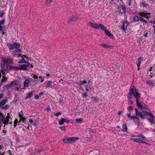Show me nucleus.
<instances>
[{
	"instance_id": "f257e3e1",
	"label": "nucleus",
	"mask_w": 155,
	"mask_h": 155,
	"mask_svg": "<svg viewBox=\"0 0 155 155\" xmlns=\"http://www.w3.org/2000/svg\"><path fill=\"white\" fill-rule=\"evenodd\" d=\"M135 115L136 117H140L142 119L146 118L147 116H149L150 118H154V116L150 112H148L146 110H143L142 112L139 111L137 108H135Z\"/></svg>"
},
{
	"instance_id": "f03ea898",
	"label": "nucleus",
	"mask_w": 155,
	"mask_h": 155,
	"mask_svg": "<svg viewBox=\"0 0 155 155\" xmlns=\"http://www.w3.org/2000/svg\"><path fill=\"white\" fill-rule=\"evenodd\" d=\"M12 82V89L13 90L18 92L21 91L22 90V88H21V85L18 80H14Z\"/></svg>"
},
{
	"instance_id": "7ed1b4c3",
	"label": "nucleus",
	"mask_w": 155,
	"mask_h": 155,
	"mask_svg": "<svg viewBox=\"0 0 155 155\" xmlns=\"http://www.w3.org/2000/svg\"><path fill=\"white\" fill-rule=\"evenodd\" d=\"M137 137H138V138H130V139L137 143H147L146 142L144 141V140H145V138L143 134H140Z\"/></svg>"
},
{
	"instance_id": "20e7f679",
	"label": "nucleus",
	"mask_w": 155,
	"mask_h": 155,
	"mask_svg": "<svg viewBox=\"0 0 155 155\" xmlns=\"http://www.w3.org/2000/svg\"><path fill=\"white\" fill-rule=\"evenodd\" d=\"M130 92L131 93L135 98L136 102H137L138 101H140V94L136 91V89L135 87H133L130 88Z\"/></svg>"
},
{
	"instance_id": "39448f33",
	"label": "nucleus",
	"mask_w": 155,
	"mask_h": 155,
	"mask_svg": "<svg viewBox=\"0 0 155 155\" xmlns=\"http://www.w3.org/2000/svg\"><path fill=\"white\" fill-rule=\"evenodd\" d=\"M13 61L9 58H3L2 59L1 65L2 67H4L5 64H11L13 63Z\"/></svg>"
},
{
	"instance_id": "423d86ee",
	"label": "nucleus",
	"mask_w": 155,
	"mask_h": 155,
	"mask_svg": "<svg viewBox=\"0 0 155 155\" xmlns=\"http://www.w3.org/2000/svg\"><path fill=\"white\" fill-rule=\"evenodd\" d=\"M78 139L77 137H71L67 138H64L62 139V141L65 143H73L75 141Z\"/></svg>"
},
{
	"instance_id": "0eeeda50",
	"label": "nucleus",
	"mask_w": 155,
	"mask_h": 155,
	"mask_svg": "<svg viewBox=\"0 0 155 155\" xmlns=\"http://www.w3.org/2000/svg\"><path fill=\"white\" fill-rule=\"evenodd\" d=\"M127 115L128 118H129L130 120L133 119L134 122L137 124H139V120L138 117L136 116L135 114H133L132 116H131L130 113H127Z\"/></svg>"
},
{
	"instance_id": "6e6552de",
	"label": "nucleus",
	"mask_w": 155,
	"mask_h": 155,
	"mask_svg": "<svg viewBox=\"0 0 155 155\" xmlns=\"http://www.w3.org/2000/svg\"><path fill=\"white\" fill-rule=\"evenodd\" d=\"M35 81V80L31 78L26 79L23 82L24 86L22 88V89H23L27 87L30 82H32V83H34Z\"/></svg>"
},
{
	"instance_id": "1a4fd4ad",
	"label": "nucleus",
	"mask_w": 155,
	"mask_h": 155,
	"mask_svg": "<svg viewBox=\"0 0 155 155\" xmlns=\"http://www.w3.org/2000/svg\"><path fill=\"white\" fill-rule=\"evenodd\" d=\"M136 104L137 107L140 108L141 110L143 109H147V106L144 103L142 102H140V101L136 102Z\"/></svg>"
},
{
	"instance_id": "9d476101",
	"label": "nucleus",
	"mask_w": 155,
	"mask_h": 155,
	"mask_svg": "<svg viewBox=\"0 0 155 155\" xmlns=\"http://www.w3.org/2000/svg\"><path fill=\"white\" fill-rule=\"evenodd\" d=\"M138 14L141 17H144L147 19H148L150 17V13L149 12H139Z\"/></svg>"
},
{
	"instance_id": "9b49d317",
	"label": "nucleus",
	"mask_w": 155,
	"mask_h": 155,
	"mask_svg": "<svg viewBox=\"0 0 155 155\" xmlns=\"http://www.w3.org/2000/svg\"><path fill=\"white\" fill-rule=\"evenodd\" d=\"M30 64L28 62H27V64H23L20 65L19 66V70H26L27 69V67H28Z\"/></svg>"
},
{
	"instance_id": "f8f14e48",
	"label": "nucleus",
	"mask_w": 155,
	"mask_h": 155,
	"mask_svg": "<svg viewBox=\"0 0 155 155\" xmlns=\"http://www.w3.org/2000/svg\"><path fill=\"white\" fill-rule=\"evenodd\" d=\"M129 24V23L126 21H124L122 23V25L121 26V29L124 31H125L127 29V27Z\"/></svg>"
},
{
	"instance_id": "ddd939ff",
	"label": "nucleus",
	"mask_w": 155,
	"mask_h": 155,
	"mask_svg": "<svg viewBox=\"0 0 155 155\" xmlns=\"http://www.w3.org/2000/svg\"><path fill=\"white\" fill-rule=\"evenodd\" d=\"M88 25L91 28L97 29H99V28H98L99 24L94 22H90L88 24Z\"/></svg>"
},
{
	"instance_id": "4468645a",
	"label": "nucleus",
	"mask_w": 155,
	"mask_h": 155,
	"mask_svg": "<svg viewBox=\"0 0 155 155\" xmlns=\"http://www.w3.org/2000/svg\"><path fill=\"white\" fill-rule=\"evenodd\" d=\"M118 8L120 13H124L125 12L126 9L124 6L120 5L118 6Z\"/></svg>"
},
{
	"instance_id": "2eb2a0df",
	"label": "nucleus",
	"mask_w": 155,
	"mask_h": 155,
	"mask_svg": "<svg viewBox=\"0 0 155 155\" xmlns=\"http://www.w3.org/2000/svg\"><path fill=\"white\" fill-rule=\"evenodd\" d=\"M2 69L3 70V71H4L6 72H8L10 70H11V67L8 64L6 65L5 67V66L4 67H2Z\"/></svg>"
},
{
	"instance_id": "dca6fc26",
	"label": "nucleus",
	"mask_w": 155,
	"mask_h": 155,
	"mask_svg": "<svg viewBox=\"0 0 155 155\" xmlns=\"http://www.w3.org/2000/svg\"><path fill=\"white\" fill-rule=\"evenodd\" d=\"M137 61L136 62L137 65V67L138 70H139L140 68V64H141L142 58L139 57L137 59Z\"/></svg>"
},
{
	"instance_id": "f3484780",
	"label": "nucleus",
	"mask_w": 155,
	"mask_h": 155,
	"mask_svg": "<svg viewBox=\"0 0 155 155\" xmlns=\"http://www.w3.org/2000/svg\"><path fill=\"white\" fill-rule=\"evenodd\" d=\"M78 20V18L75 15H73L71 16V18L69 19L68 21L69 23L71 21H76Z\"/></svg>"
},
{
	"instance_id": "a211bd4d",
	"label": "nucleus",
	"mask_w": 155,
	"mask_h": 155,
	"mask_svg": "<svg viewBox=\"0 0 155 155\" xmlns=\"http://www.w3.org/2000/svg\"><path fill=\"white\" fill-rule=\"evenodd\" d=\"M5 118L3 114L0 113V121L2 123L5 122Z\"/></svg>"
},
{
	"instance_id": "6ab92c4d",
	"label": "nucleus",
	"mask_w": 155,
	"mask_h": 155,
	"mask_svg": "<svg viewBox=\"0 0 155 155\" xmlns=\"http://www.w3.org/2000/svg\"><path fill=\"white\" fill-rule=\"evenodd\" d=\"M33 91L29 92L28 93L26 94V97L25 98L26 99L28 98H30L32 96L33 94Z\"/></svg>"
},
{
	"instance_id": "aec40b11",
	"label": "nucleus",
	"mask_w": 155,
	"mask_h": 155,
	"mask_svg": "<svg viewBox=\"0 0 155 155\" xmlns=\"http://www.w3.org/2000/svg\"><path fill=\"white\" fill-rule=\"evenodd\" d=\"M87 83V81L85 80L81 81L79 84L80 87L83 89L84 87V84Z\"/></svg>"
},
{
	"instance_id": "412c9836",
	"label": "nucleus",
	"mask_w": 155,
	"mask_h": 155,
	"mask_svg": "<svg viewBox=\"0 0 155 155\" xmlns=\"http://www.w3.org/2000/svg\"><path fill=\"white\" fill-rule=\"evenodd\" d=\"M98 28H99V29L101 28L104 31L107 29V28L105 26L101 24H99Z\"/></svg>"
},
{
	"instance_id": "4be33fe9",
	"label": "nucleus",
	"mask_w": 155,
	"mask_h": 155,
	"mask_svg": "<svg viewBox=\"0 0 155 155\" xmlns=\"http://www.w3.org/2000/svg\"><path fill=\"white\" fill-rule=\"evenodd\" d=\"M21 58L22 59L19 60L18 63H27V61L25 59V58L23 57V55L21 56Z\"/></svg>"
},
{
	"instance_id": "5701e85b",
	"label": "nucleus",
	"mask_w": 155,
	"mask_h": 155,
	"mask_svg": "<svg viewBox=\"0 0 155 155\" xmlns=\"http://www.w3.org/2000/svg\"><path fill=\"white\" fill-rule=\"evenodd\" d=\"M7 99H4L2 100L0 103V107H2L7 102Z\"/></svg>"
},
{
	"instance_id": "b1692460",
	"label": "nucleus",
	"mask_w": 155,
	"mask_h": 155,
	"mask_svg": "<svg viewBox=\"0 0 155 155\" xmlns=\"http://www.w3.org/2000/svg\"><path fill=\"white\" fill-rule=\"evenodd\" d=\"M12 88V82L10 84L6 85L4 87V89L5 90H8L10 87Z\"/></svg>"
},
{
	"instance_id": "393cba45",
	"label": "nucleus",
	"mask_w": 155,
	"mask_h": 155,
	"mask_svg": "<svg viewBox=\"0 0 155 155\" xmlns=\"http://www.w3.org/2000/svg\"><path fill=\"white\" fill-rule=\"evenodd\" d=\"M13 49H17L20 47V45L18 43L15 42L13 44Z\"/></svg>"
},
{
	"instance_id": "a878e982",
	"label": "nucleus",
	"mask_w": 155,
	"mask_h": 155,
	"mask_svg": "<svg viewBox=\"0 0 155 155\" xmlns=\"http://www.w3.org/2000/svg\"><path fill=\"white\" fill-rule=\"evenodd\" d=\"M140 19V18H139L137 16H134L133 17V20L135 22L138 21Z\"/></svg>"
},
{
	"instance_id": "bb28decb",
	"label": "nucleus",
	"mask_w": 155,
	"mask_h": 155,
	"mask_svg": "<svg viewBox=\"0 0 155 155\" xmlns=\"http://www.w3.org/2000/svg\"><path fill=\"white\" fill-rule=\"evenodd\" d=\"M90 85L88 86V85L86 84L85 85V89L86 91H89V90L91 88L90 87Z\"/></svg>"
},
{
	"instance_id": "cd10ccee",
	"label": "nucleus",
	"mask_w": 155,
	"mask_h": 155,
	"mask_svg": "<svg viewBox=\"0 0 155 155\" xmlns=\"http://www.w3.org/2000/svg\"><path fill=\"white\" fill-rule=\"evenodd\" d=\"M10 67L11 70H18L19 69L18 67L17 66H10Z\"/></svg>"
},
{
	"instance_id": "c85d7f7f",
	"label": "nucleus",
	"mask_w": 155,
	"mask_h": 155,
	"mask_svg": "<svg viewBox=\"0 0 155 155\" xmlns=\"http://www.w3.org/2000/svg\"><path fill=\"white\" fill-rule=\"evenodd\" d=\"M104 31L105 32V33L106 34V35H107L108 36H109L110 37H112V35L110 34V32L108 30H107V29H106Z\"/></svg>"
},
{
	"instance_id": "c756f323",
	"label": "nucleus",
	"mask_w": 155,
	"mask_h": 155,
	"mask_svg": "<svg viewBox=\"0 0 155 155\" xmlns=\"http://www.w3.org/2000/svg\"><path fill=\"white\" fill-rule=\"evenodd\" d=\"M75 121L77 123H81L83 122V119L81 118L77 119H75Z\"/></svg>"
},
{
	"instance_id": "7c9ffc66",
	"label": "nucleus",
	"mask_w": 155,
	"mask_h": 155,
	"mask_svg": "<svg viewBox=\"0 0 155 155\" xmlns=\"http://www.w3.org/2000/svg\"><path fill=\"white\" fill-rule=\"evenodd\" d=\"M21 52V50L20 49H17L16 50L14 51L13 52V54L14 55V56H15V55L16 54V53H19Z\"/></svg>"
},
{
	"instance_id": "2f4dec72",
	"label": "nucleus",
	"mask_w": 155,
	"mask_h": 155,
	"mask_svg": "<svg viewBox=\"0 0 155 155\" xmlns=\"http://www.w3.org/2000/svg\"><path fill=\"white\" fill-rule=\"evenodd\" d=\"M151 118V119L148 118V120L151 123V124H155V120L153 119L154 117Z\"/></svg>"
},
{
	"instance_id": "473e14b6",
	"label": "nucleus",
	"mask_w": 155,
	"mask_h": 155,
	"mask_svg": "<svg viewBox=\"0 0 155 155\" xmlns=\"http://www.w3.org/2000/svg\"><path fill=\"white\" fill-rule=\"evenodd\" d=\"M7 46L11 50H12L13 49V45H12L11 43H8L7 45Z\"/></svg>"
},
{
	"instance_id": "72a5a7b5",
	"label": "nucleus",
	"mask_w": 155,
	"mask_h": 155,
	"mask_svg": "<svg viewBox=\"0 0 155 155\" xmlns=\"http://www.w3.org/2000/svg\"><path fill=\"white\" fill-rule=\"evenodd\" d=\"M139 20L141 21H143L144 22L143 25L146 24L147 23V21H146V20L145 19H144L142 17L140 18Z\"/></svg>"
},
{
	"instance_id": "f704fd0d",
	"label": "nucleus",
	"mask_w": 155,
	"mask_h": 155,
	"mask_svg": "<svg viewBox=\"0 0 155 155\" xmlns=\"http://www.w3.org/2000/svg\"><path fill=\"white\" fill-rule=\"evenodd\" d=\"M24 114L21 111L18 113V116L20 118L23 117Z\"/></svg>"
},
{
	"instance_id": "c9c22d12",
	"label": "nucleus",
	"mask_w": 155,
	"mask_h": 155,
	"mask_svg": "<svg viewBox=\"0 0 155 155\" xmlns=\"http://www.w3.org/2000/svg\"><path fill=\"white\" fill-rule=\"evenodd\" d=\"M10 116L9 113L7 114V115L6 116V117L5 118V120L6 121L8 122L9 121V119L10 118Z\"/></svg>"
},
{
	"instance_id": "e433bc0d",
	"label": "nucleus",
	"mask_w": 155,
	"mask_h": 155,
	"mask_svg": "<svg viewBox=\"0 0 155 155\" xmlns=\"http://www.w3.org/2000/svg\"><path fill=\"white\" fill-rule=\"evenodd\" d=\"M92 100L96 102H97L99 100V99L95 97H93L91 98Z\"/></svg>"
},
{
	"instance_id": "4c0bfd02",
	"label": "nucleus",
	"mask_w": 155,
	"mask_h": 155,
	"mask_svg": "<svg viewBox=\"0 0 155 155\" xmlns=\"http://www.w3.org/2000/svg\"><path fill=\"white\" fill-rule=\"evenodd\" d=\"M52 84V82L51 81H48L46 84V87L47 88L49 87V86L50 85H51Z\"/></svg>"
},
{
	"instance_id": "58836bf2",
	"label": "nucleus",
	"mask_w": 155,
	"mask_h": 155,
	"mask_svg": "<svg viewBox=\"0 0 155 155\" xmlns=\"http://www.w3.org/2000/svg\"><path fill=\"white\" fill-rule=\"evenodd\" d=\"M123 131H126L127 130V125L126 124H124L123 125Z\"/></svg>"
},
{
	"instance_id": "ea45409f",
	"label": "nucleus",
	"mask_w": 155,
	"mask_h": 155,
	"mask_svg": "<svg viewBox=\"0 0 155 155\" xmlns=\"http://www.w3.org/2000/svg\"><path fill=\"white\" fill-rule=\"evenodd\" d=\"M5 30V27L4 26H2L1 25H0V31H1L3 32Z\"/></svg>"
},
{
	"instance_id": "a19ab883",
	"label": "nucleus",
	"mask_w": 155,
	"mask_h": 155,
	"mask_svg": "<svg viewBox=\"0 0 155 155\" xmlns=\"http://www.w3.org/2000/svg\"><path fill=\"white\" fill-rule=\"evenodd\" d=\"M101 45L104 47L105 48H108L109 47V45L106 44H101Z\"/></svg>"
},
{
	"instance_id": "79ce46f5",
	"label": "nucleus",
	"mask_w": 155,
	"mask_h": 155,
	"mask_svg": "<svg viewBox=\"0 0 155 155\" xmlns=\"http://www.w3.org/2000/svg\"><path fill=\"white\" fill-rule=\"evenodd\" d=\"M132 94L130 92V90L129 93L128 95V98L129 99H131L132 97Z\"/></svg>"
},
{
	"instance_id": "37998d69",
	"label": "nucleus",
	"mask_w": 155,
	"mask_h": 155,
	"mask_svg": "<svg viewBox=\"0 0 155 155\" xmlns=\"http://www.w3.org/2000/svg\"><path fill=\"white\" fill-rule=\"evenodd\" d=\"M64 121L63 120V118H62L59 121V124L60 125H62L64 124Z\"/></svg>"
},
{
	"instance_id": "c03bdc74",
	"label": "nucleus",
	"mask_w": 155,
	"mask_h": 155,
	"mask_svg": "<svg viewBox=\"0 0 155 155\" xmlns=\"http://www.w3.org/2000/svg\"><path fill=\"white\" fill-rule=\"evenodd\" d=\"M2 107L4 109H7L9 108V106L8 104H6L4 106H3Z\"/></svg>"
},
{
	"instance_id": "a18cd8bd",
	"label": "nucleus",
	"mask_w": 155,
	"mask_h": 155,
	"mask_svg": "<svg viewBox=\"0 0 155 155\" xmlns=\"http://www.w3.org/2000/svg\"><path fill=\"white\" fill-rule=\"evenodd\" d=\"M19 122H20L21 121L24 122L26 120V119L25 117H23L21 118H20Z\"/></svg>"
},
{
	"instance_id": "49530a36",
	"label": "nucleus",
	"mask_w": 155,
	"mask_h": 155,
	"mask_svg": "<svg viewBox=\"0 0 155 155\" xmlns=\"http://www.w3.org/2000/svg\"><path fill=\"white\" fill-rule=\"evenodd\" d=\"M18 122L17 119H16L14 122V127L15 128L17 125V123Z\"/></svg>"
},
{
	"instance_id": "de8ad7c7",
	"label": "nucleus",
	"mask_w": 155,
	"mask_h": 155,
	"mask_svg": "<svg viewBox=\"0 0 155 155\" xmlns=\"http://www.w3.org/2000/svg\"><path fill=\"white\" fill-rule=\"evenodd\" d=\"M87 93L86 92L82 94V96L83 97H87Z\"/></svg>"
},
{
	"instance_id": "09e8293b",
	"label": "nucleus",
	"mask_w": 155,
	"mask_h": 155,
	"mask_svg": "<svg viewBox=\"0 0 155 155\" xmlns=\"http://www.w3.org/2000/svg\"><path fill=\"white\" fill-rule=\"evenodd\" d=\"M61 112H58L57 113H55L54 114V115L56 116H58L59 115H61Z\"/></svg>"
},
{
	"instance_id": "8fccbe9b",
	"label": "nucleus",
	"mask_w": 155,
	"mask_h": 155,
	"mask_svg": "<svg viewBox=\"0 0 155 155\" xmlns=\"http://www.w3.org/2000/svg\"><path fill=\"white\" fill-rule=\"evenodd\" d=\"M39 78L41 79V82H42L44 81V79L43 78V77L42 76H40L39 77Z\"/></svg>"
},
{
	"instance_id": "3c124183",
	"label": "nucleus",
	"mask_w": 155,
	"mask_h": 155,
	"mask_svg": "<svg viewBox=\"0 0 155 155\" xmlns=\"http://www.w3.org/2000/svg\"><path fill=\"white\" fill-rule=\"evenodd\" d=\"M63 120L64 121V122L69 123L70 122V120L68 119H64L63 118Z\"/></svg>"
},
{
	"instance_id": "603ef678",
	"label": "nucleus",
	"mask_w": 155,
	"mask_h": 155,
	"mask_svg": "<svg viewBox=\"0 0 155 155\" xmlns=\"http://www.w3.org/2000/svg\"><path fill=\"white\" fill-rule=\"evenodd\" d=\"M5 20L4 19L1 20L0 21V25H1L4 24L5 23Z\"/></svg>"
},
{
	"instance_id": "864d4df0",
	"label": "nucleus",
	"mask_w": 155,
	"mask_h": 155,
	"mask_svg": "<svg viewBox=\"0 0 155 155\" xmlns=\"http://www.w3.org/2000/svg\"><path fill=\"white\" fill-rule=\"evenodd\" d=\"M23 57L25 58H26L25 60H26L27 61H28L29 60V59L28 58L27 56L25 55H23Z\"/></svg>"
},
{
	"instance_id": "5fc2aeb1",
	"label": "nucleus",
	"mask_w": 155,
	"mask_h": 155,
	"mask_svg": "<svg viewBox=\"0 0 155 155\" xmlns=\"http://www.w3.org/2000/svg\"><path fill=\"white\" fill-rule=\"evenodd\" d=\"M7 80V78H5L3 77L2 79V82L3 83V82H5Z\"/></svg>"
},
{
	"instance_id": "6e6d98bb",
	"label": "nucleus",
	"mask_w": 155,
	"mask_h": 155,
	"mask_svg": "<svg viewBox=\"0 0 155 155\" xmlns=\"http://www.w3.org/2000/svg\"><path fill=\"white\" fill-rule=\"evenodd\" d=\"M59 102L62 105H63L64 104L63 101L62 99H60Z\"/></svg>"
},
{
	"instance_id": "4d7b16f0",
	"label": "nucleus",
	"mask_w": 155,
	"mask_h": 155,
	"mask_svg": "<svg viewBox=\"0 0 155 155\" xmlns=\"http://www.w3.org/2000/svg\"><path fill=\"white\" fill-rule=\"evenodd\" d=\"M31 76L33 77L34 79H36L38 78V77L36 75H35L34 74H32Z\"/></svg>"
},
{
	"instance_id": "13d9d810",
	"label": "nucleus",
	"mask_w": 155,
	"mask_h": 155,
	"mask_svg": "<svg viewBox=\"0 0 155 155\" xmlns=\"http://www.w3.org/2000/svg\"><path fill=\"white\" fill-rule=\"evenodd\" d=\"M4 97V94L2 93L0 94V100L1 99Z\"/></svg>"
},
{
	"instance_id": "bf43d9fd",
	"label": "nucleus",
	"mask_w": 155,
	"mask_h": 155,
	"mask_svg": "<svg viewBox=\"0 0 155 155\" xmlns=\"http://www.w3.org/2000/svg\"><path fill=\"white\" fill-rule=\"evenodd\" d=\"M60 129L61 130H65V128L63 126V127H60Z\"/></svg>"
},
{
	"instance_id": "052dcab7",
	"label": "nucleus",
	"mask_w": 155,
	"mask_h": 155,
	"mask_svg": "<svg viewBox=\"0 0 155 155\" xmlns=\"http://www.w3.org/2000/svg\"><path fill=\"white\" fill-rule=\"evenodd\" d=\"M52 1V0H47L46 4H50Z\"/></svg>"
},
{
	"instance_id": "680f3d73",
	"label": "nucleus",
	"mask_w": 155,
	"mask_h": 155,
	"mask_svg": "<svg viewBox=\"0 0 155 155\" xmlns=\"http://www.w3.org/2000/svg\"><path fill=\"white\" fill-rule=\"evenodd\" d=\"M39 98V96L38 95H36L35 96V98L36 99H38Z\"/></svg>"
},
{
	"instance_id": "e2e57ef3",
	"label": "nucleus",
	"mask_w": 155,
	"mask_h": 155,
	"mask_svg": "<svg viewBox=\"0 0 155 155\" xmlns=\"http://www.w3.org/2000/svg\"><path fill=\"white\" fill-rule=\"evenodd\" d=\"M29 122L31 124H32V123L33 122V121L32 120L30 119L29 120Z\"/></svg>"
},
{
	"instance_id": "0e129e2a",
	"label": "nucleus",
	"mask_w": 155,
	"mask_h": 155,
	"mask_svg": "<svg viewBox=\"0 0 155 155\" xmlns=\"http://www.w3.org/2000/svg\"><path fill=\"white\" fill-rule=\"evenodd\" d=\"M150 23H153L154 24H155V21H149Z\"/></svg>"
},
{
	"instance_id": "69168bd1",
	"label": "nucleus",
	"mask_w": 155,
	"mask_h": 155,
	"mask_svg": "<svg viewBox=\"0 0 155 155\" xmlns=\"http://www.w3.org/2000/svg\"><path fill=\"white\" fill-rule=\"evenodd\" d=\"M133 109V107L131 106H129L128 107V109L130 110H132Z\"/></svg>"
},
{
	"instance_id": "338daca9",
	"label": "nucleus",
	"mask_w": 155,
	"mask_h": 155,
	"mask_svg": "<svg viewBox=\"0 0 155 155\" xmlns=\"http://www.w3.org/2000/svg\"><path fill=\"white\" fill-rule=\"evenodd\" d=\"M128 103L129 104H132L133 102L132 101H130L128 102Z\"/></svg>"
},
{
	"instance_id": "774afa93",
	"label": "nucleus",
	"mask_w": 155,
	"mask_h": 155,
	"mask_svg": "<svg viewBox=\"0 0 155 155\" xmlns=\"http://www.w3.org/2000/svg\"><path fill=\"white\" fill-rule=\"evenodd\" d=\"M153 27L154 28V34L155 35V26H154Z\"/></svg>"
}]
</instances>
